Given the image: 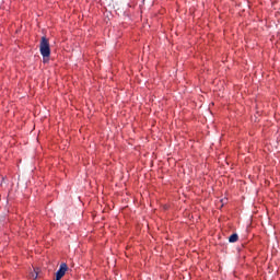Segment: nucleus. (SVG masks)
Instances as JSON below:
<instances>
[{
	"label": "nucleus",
	"mask_w": 280,
	"mask_h": 280,
	"mask_svg": "<svg viewBox=\"0 0 280 280\" xmlns=\"http://www.w3.org/2000/svg\"><path fill=\"white\" fill-rule=\"evenodd\" d=\"M0 185H3V177L0 176Z\"/></svg>",
	"instance_id": "4"
},
{
	"label": "nucleus",
	"mask_w": 280,
	"mask_h": 280,
	"mask_svg": "<svg viewBox=\"0 0 280 280\" xmlns=\"http://www.w3.org/2000/svg\"><path fill=\"white\" fill-rule=\"evenodd\" d=\"M237 240H238L237 234H232V235L229 237V242H231V243H235V242H237Z\"/></svg>",
	"instance_id": "2"
},
{
	"label": "nucleus",
	"mask_w": 280,
	"mask_h": 280,
	"mask_svg": "<svg viewBox=\"0 0 280 280\" xmlns=\"http://www.w3.org/2000/svg\"><path fill=\"white\" fill-rule=\"evenodd\" d=\"M39 51L44 58V62H49V56H51V49L49 48V39L47 37H42L39 44Z\"/></svg>",
	"instance_id": "1"
},
{
	"label": "nucleus",
	"mask_w": 280,
	"mask_h": 280,
	"mask_svg": "<svg viewBox=\"0 0 280 280\" xmlns=\"http://www.w3.org/2000/svg\"><path fill=\"white\" fill-rule=\"evenodd\" d=\"M31 279H38V269H34V272L31 273Z\"/></svg>",
	"instance_id": "3"
}]
</instances>
